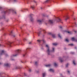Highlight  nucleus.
I'll return each instance as SVG.
<instances>
[{
    "label": "nucleus",
    "instance_id": "f257e3e1",
    "mask_svg": "<svg viewBox=\"0 0 77 77\" xmlns=\"http://www.w3.org/2000/svg\"><path fill=\"white\" fill-rule=\"evenodd\" d=\"M45 47H46L47 48V53L48 55H51V54L52 51H53V52L54 51V48H52L53 51H51L50 50V47H49V46H48V45H46Z\"/></svg>",
    "mask_w": 77,
    "mask_h": 77
},
{
    "label": "nucleus",
    "instance_id": "f03ea898",
    "mask_svg": "<svg viewBox=\"0 0 77 77\" xmlns=\"http://www.w3.org/2000/svg\"><path fill=\"white\" fill-rule=\"evenodd\" d=\"M16 43L17 45H24V44H23L22 42H21V40L20 39H17Z\"/></svg>",
    "mask_w": 77,
    "mask_h": 77
},
{
    "label": "nucleus",
    "instance_id": "7ed1b4c3",
    "mask_svg": "<svg viewBox=\"0 0 77 77\" xmlns=\"http://www.w3.org/2000/svg\"><path fill=\"white\" fill-rule=\"evenodd\" d=\"M11 11H12L13 12V13H14V14H17V12H16V11H15L14 10H12L11 9L8 10L6 11H3V13H4V14H6V13H7V12H8V13H9V12H11Z\"/></svg>",
    "mask_w": 77,
    "mask_h": 77
},
{
    "label": "nucleus",
    "instance_id": "20e7f679",
    "mask_svg": "<svg viewBox=\"0 0 77 77\" xmlns=\"http://www.w3.org/2000/svg\"><path fill=\"white\" fill-rule=\"evenodd\" d=\"M21 51L20 50H17L16 51V54H14L13 55V56H18V54H19V53H20Z\"/></svg>",
    "mask_w": 77,
    "mask_h": 77
},
{
    "label": "nucleus",
    "instance_id": "39448f33",
    "mask_svg": "<svg viewBox=\"0 0 77 77\" xmlns=\"http://www.w3.org/2000/svg\"><path fill=\"white\" fill-rule=\"evenodd\" d=\"M55 21H57V20H58L57 22H60L62 23V20L59 17H55Z\"/></svg>",
    "mask_w": 77,
    "mask_h": 77
},
{
    "label": "nucleus",
    "instance_id": "423d86ee",
    "mask_svg": "<svg viewBox=\"0 0 77 77\" xmlns=\"http://www.w3.org/2000/svg\"><path fill=\"white\" fill-rule=\"evenodd\" d=\"M33 16V14H31L30 15V20L32 22H33L34 21V19L32 17Z\"/></svg>",
    "mask_w": 77,
    "mask_h": 77
},
{
    "label": "nucleus",
    "instance_id": "0eeeda50",
    "mask_svg": "<svg viewBox=\"0 0 77 77\" xmlns=\"http://www.w3.org/2000/svg\"><path fill=\"white\" fill-rule=\"evenodd\" d=\"M37 42H38L39 43H41L42 42H43V44L44 43H45V40H37Z\"/></svg>",
    "mask_w": 77,
    "mask_h": 77
},
{
    "label": "nucleus",
    "instance_id": "6e6552de",
    "mask_svg": "<svg viewBox=\"0 0 77 77\" xmlns=\"http://www.w3.org/2000/svg\"><path fill=\"white\" fill-rule=\"evenodd\" d=\"M48 35H52L53 38H56V36H55V35L52 34V33H51V32H48Z\"/></svg>",
    "mask_w": 77,
    "mask_h": 77
},
{
    "label": "nucleus",
    "instance_id": "1a4fd4ad",
    "mask_svg": "<svg viewBox=\"0 0 77 77\" xmlns=\"http://www.w3.org/2000/svg\"><path fill=\"white\" fill-rule=\"evenodd\" d=\"M42 20H41L39 19H38L37 20V23H39L40 24H42Z\"/></svg>",
    "mask_w": 77,
    "mask_h": 77
},
{
    "label": "nucleus",
    "instance_id": "9d476101",
    "mask_svg": "<svg viewBox=\"0 0 77 77\" xmlns=\"http://www.w3.org/2000/svg\"><path fill=\"white\" fill-rule=\"evenodd\" d=\"M5 54V52L4 50H2L1 51L0 53V55H3V54Z\"/></svg>",
    "mask_w": 77,
    "mask_h": 77
},
{
    "label": "nucleus",
    "instance_id": "9b49d317",
    "mask_svg": "<svg viewBox=\"0 0 77 77\" xmlns=\"http://www.w3.org/2000/svg\"><path fill=\"white\" fill-rule=\"evenodd\" d=\"M10 65V64L8 63H5L4 64V66H6V67H9Z\"/></svg>",
    "mask_w": 77,
    "mask_h": 77
},
{
    "label": "nucleus",
    "instance_id": "f8f14e48",
    "mask_svg": "<svg viewBox=\"0 0 77 77\" xmlns=\"http://www.w3.org/2000/svg\"><path fill=\"white\" fill-rule=\"evenodd\" d=\"M12 43L9 42L8 44V45L9 47H12Z\"/></svg>",
    "mask_w": 77,
    "mask_h": 77
},
{
    "label": "nucleus",
    "instance_id": "ddd939ff",
    "mask_svg": "<svg viewBox=\"0 0 77 77\" xmlns=\"http://www.w3.org/2000/svg\"><path fill=\"white\" fill-rule=\"evenodd\" d=\"M28 11V9H22L21 10L22 12H25V11Z\"/></svg>",
    "mask_w": 77,
    "mask_h": 77
},
{
    "label": "nucleus",
    "instance_id": "4468645a",
    "mask_svg": "<svg viewBox=\"0 0 77 77\" xmlns=\"http://www.w3.org/2000/svg\"><path fill=\"white\" fill-rule=\"evenodd\" d=\"M71 39L72 41H75V42H77V40L75 39V38L74 37H72L71 38Z\"/></svg>",
    "mask_w": 77,
    "mask_h": 77
},
{
    "label": "nucleus",
    "instance_id": "2eb2a0df",
    "mask_svg": "<svg viewBox=\"0 0 77 77\" xmlns=\"http://www.w3.org/2000/svg\"><path fill=\"white\" fill-rule=\"evenodd\" d=\"M49 23L51 24H52L53 23V20H49Z\"/></svg>",
    "mask_w": 77,
    "mask_h": 77
},
{
    "label": "nucleus",
    "instance_id": "dca6fc26",
    "mask_svg": "<svg viewBox=\"0 0 77 77\" xmlns=\"http://www.w3.org/2000/svg\"><path fill=\"white\" fill-rule=\"evenodd\" d=\"M64 17H65V18H66V19H65L66 20H68V18H69V17L67 15H66Z\"/></svg>",
    "mask_w": 77,
    "mask_h": 77
},
{
    "label": "nucleus",
    "instance_id": "f3484780",
    "mask_svg": "<svg viewBox=\"0 0 77 77\" xmlns=\"http://www.w3.org/2000/svg\"><path fill=\"white\" fill-rule=\"evenodd\" d=\"M49 71H50V72H54V70L52 69H50Z\"/></svg>",
    "mask_w": 77,
    "mask_h": 77
},
{
    "label": "nucleus",
    "instance_id": "a211bd4d",
    "mask_svg": "<svg viewBox=\"0 0 77 77\" xmlns=\"http://www.w3.org/2000/svg\"><path fill=\"white\" fill-rule=\"evenodd\" d=\"M2 18H5V16H3L2 17V16H0V20H2Z\"/></svg>",
    "mask_w": 77,
    "mask_h": 77
},
{
    "label": "nucleus",
    "instance_id": "6ab92c4d",
    "mask_svg": "<svg viewBox=\"0 0 77 77\" xmlns=\"http://www.w3.org/2000/svg\"><path fill=\"white\" fill-rule=\"evenodd\" d=\"M42 74L43 77H44L46 75V73H45V72L43 73Z\"/></svg>",
    "mask_w": 77,
    "mask_h": 77
},
{
    "label": "nucleus",
    "instance_id": "aec40b11",
    "mask_svg": "<svg viewBox=\"0 0 77 77\" xmlns=\"http://www.w3.org/2000/svg\"><path fill=\"white\" fill-rule=\"evenodd\" d=\"M59 59L60 60V61L61 62H63V60H62V58H61V57H59Z\"/></svg>",
    "mask_w": 77,
    "mask_h": 77
},
{
    "label": "nucleus",
    "instance_id": "412c9836",
    "mask_svg": "<svg viewBox=\"0 0 77 77\" xmlns=\"http://www.w3.org/2000/svg\"><path fill=\"white\" fill-rule=\"evenodd\" d=\"M51 64H48L45 65V66L47 67H50V66H51Z\"/></svg>",
    "mask_w": 77,
    "mask_h": 77
},
{
    "label": "nucleus",
    "instance_id": "4be33fe9",
    "mask_svg": "<svg viewBox=\"0 0 77 77\" xmlns=\"http://www.w3.org/2000/svg\"><path fill=\"white\" fill-rule=\"evenodd\" d=\"M50 2V0H47L45 2V3H49V2Z\"/></svg>",
    "mask_w": 77,
    "mask_h": 77
},
{
    "label": "nucleus",
    "instance_id": "5701e85b",
    "mask_svg": "<svg viewBox=\"0 0 77 77\" xmlns=\"http://www.w3.org/2000/svg\"><path fill=\"white\" fill-rule=\"evenodd\" d=\"M73 64L75 65H76V63H75V60H73Z\"/></svg>",
    "mask_w": 77,
    "mask_h": 77
},
{
    "label": "nucleus",
    "instance_id": "b1692460",
    "mask_svg": "<svg viewBox=\"0 0 77 77\" xmlns=\"http://www.w3.org/2000/svg\"><path fill=\"white\" fill-rule=\"evenodd\" d=\"M38 62H35V65H38Z\"/></svg>",
    "mask_w": 77,
    "mask_h": 77
},
{
    "label": "nucleus",
    "instance_id": "393cba45",
    "mask_svg": "<svg viewBox=\"0 0 77 77\" xmlns=\"http://www.w3.org/2000/svg\"><path fill=\"white\" fill-rule=\"evenodd\" d=\"M31 8L32 9H34L35 8V6H31Z\"/></svg>",
    "mask_w": 77,
    "mask_h": 77
},
{
    "label": "nucleus",
    "instance_id": "a878e982",
    "mask_svg": "<svg viewBox=\"0 0 77 77\" xmlns=\"http://www.w3.org/2000/svg\"><path fill=\"white\" fill-rule=\"evenodd\" d=\"M21 67H16V69H21Z\"/></svg>",
    "mask_w": 77,
    "mask_h": 77
},
{
    "label": "nucleus",
    "instance_id": "bb28decb",
    "mask_svg": "<svg viewBox=\"0 0 77 77\" xmlns=\"http://www.w3.org/2000/svg\"><path fill=\"white\" fill-rule=\"evenodd\" d=\"M58 35V37H59L60 38V39H61L62 38V37L60 36V34H59Z\"/></svg>",
    "mask_w": 77,
    "mask_h": 77
},
{
    "label": "nucleus",
    "instance_id": "cd10ccee",
    "mask_svg": "<svg viewBox=\"0 0 77 77\" xmlns=\"http://www.w3.org/2000/svg\"><path fill=\"white\" fill-rule=\"evenodd\" d=\"M30 49V48H28L26 49V52H27V50H29Z\"/></svg>",
    "mask_w": 77,
    "mask_h": 77
},
{
    "label": "nucleus",
    "instance_id": "c85d7f7f",
    "mask_svg": "<svg viewBox=\"0 0 77 77\" xmlns=\"http://www.w3.org/2000/svg\"><path fill=\"white\" fill-rule=\"evenodd\" d=\"M69 65V63H67L66 64V68H68V66Z\"/></svg>",
    "mask_w": 77,
    "mask_h": 77
},
{
    "label": "nucleus",
    "instance_id": "c756f323",
    "mask_svg": "<svg viewBox=\"0 0 77 77\" xmlns=\"http://www.w3.org/2000/svg\"><path fill=\"white\" fill-rule=\"evenodd\" d=\"M54 65L55 66H57V64L56 63H54Z\"/></svg>",
    "mask_w": 77,
    "mask_h": 77
},
{
    "label": "nucleus",
    "instance_id": "7c9ffc66",
    "mask_svg": "<svg viewBox=\"0 0 77 77\" xmlns=\"http://www.w3.org/2000/svg\"><path fill=\"white\" fill-rule=\"evenodd\" d=\"M43 31L44 33H46V31H45V29H43Z\"/></svg>",
    "mask_w": 77,
    "mask_h": 77
},
{
    "label": "nucleus",
    "instance_id": "2f4dec72",
    "mask_svg": "<svg viewBox=\"0 0 77 77\" xmlns=\"http://www.w3.org/2000/svg\"><path fill=\"white\" fill-rule=\"evenodd\" d=\"M53 45H57V43H53L52 44Z\"/></svg>",
    "mask_w": 77,
    "mask_h": 77
},
{
    "label": "nucleus",
    "instance_id": "473e14b6",
    "mask_svg": "<svg viewBox=\"0 0 77 77\" xmlns=\"http://www.w3.org/2000/svg\"><path fill=\"white\" fill-rule=\"evenodd\" d=\"M5 56L6 57H8V56H9V55H8L7 54H5Z\"/></svg>",
    "mask_w": 77,
    "mask_h": 77
},
{
    "label": "nucleus",
    "instance_id": "72a5a7b5",
    "mask_svg": "<svg viewBox=\"0 0 77 77\" xmlns=\"http://www.w3.org/2000/svg\"><path fill=\"white\" fill-rule=\"evenodd\" d=\"M41 33V31H40L39 32H38L37 33L38 34V36H39L40 35V33Z\"/></svg>",
    "mask_w": 77,
    "mask_h": 77
},
{
    "label": "nucleus",
    "instance_id": "f704fd0d",
    "mask_svg": "<svg viewBox=\"0 0 77 77\" xmlns=\"http://www.w3.org/2000/svg\"><path fill=\"white\" fill-rule=\"evenodd\" d=\"M22 63H26V62H24V61H20Z\"/></svg>",
    "mask_w": 77,
    "mask_h": 77
},
{
    "label": "nucleus",
    "instance_id": "c9c22d12",
    "mask_svg": "<svg viewBox=\"0 0 77 77\" xmlns=\"http://www.w3.org/2000/svg\"><path fill=\"white\" fill-rule=\"evenodd\" d=\"M23 41L24 42H25V41H27V39H26V38H24L23 39Z\"/></svg>",
    "mask_w": 77,
    "mask_h": 77
},
{
    "label": "nucleus",
    "instance_id": "e433bc0d",
    "mask_svg": "<svg viewBox=\"0 0 77 77\" xmlns=\"http://www.w3.org/2000/svg\"><path fill=\"white\" fill-rule=\"evenodd\" d=\"M65 41H66V42H69V41L68 40V39H66Z\"/></svg>",
    "mask_w": 77,
    "mask_h": 77
},
{
    "label": "nucleus",
    "instance_id": "4c0bfd02",
    "mask_svg": "<svg viewBox=\"0 0 77 77\" xmlns=\"http://www.w3.org/2000/svg\"><path fill=\"white\" fill-rule=\"evenodd\" d=\"M25 2H26L28 4V3L29 2V0H26L25 1Z\"/></svg>",
    "mask_w": 77,
    "mask_h": 77
},
{
    "label": "nucleus",
    "instance_id": "58836bf2",
    "mask_svg": "<svg viewBox=\"0 0 77 77\" xmlns=\"http://www.w3.org/2000/svg\"><path fill=\"white\" fill-rule=\"evenodd\" d=\"M70 54H74V52H71L70 53Z\"/></svg>",
    "mask_w": 77,
    "mask_h": 77
},
{
    "label": "nucleus",
    "instance_id": "ea45409f",
    "mask_svg": "<svg viewBox=\"0 0 77 77\" xmlns=\"http://www.w3.org/2000/svg\"><path fill=\"white\" fill-rule=\"evenodd\" d=\"M29 72H31V71H32V70H31V69H29Z\"/></svg>",
    "mask_w": 77,
    "mask_h": 77
},
{
    "label": "nucleus",
    "instance_id": "a19ab883",
    "mask_svg": "<svg viewBox=\"0 0 77 77\" xmlns=\"http://www.w3.org/2000/svg\"><path fill=\"white\" fill-rule=\"evenodd\" d=\"M14 2H18V0H14Z\"/></svg>",
    "mask_w": 77,
    "mask_h": 77
},
{
    "label": "nucleus",
    "instance_id": "79ce46f5",
    "mask_svg": "<svg viewBox=\"0 0 77 77\" xmlns=\"http://www.w3.org/2000/svg\"><path fill=\"white\" fill-rule=\"evenodd\" d=\"M69 45H71V46H72L73 44H70Z\"/></svg>",
    "mask_w": 77,
    "mask_h": 77
},
{
    "label": "nucleus",
    "instance_id": "37998d69",
    "mask_svg": "<svg viewBox=\"0 0 77 77\" xmlns=\"http://www.w3.org/2000/svg\"><path fill=\"white\" fill-rule=\"evenodd\" d=\"M12 31H11V32H10V35H11V34H12Z\"/></svg>",
    "mask_w": 77,
    "mask_h": 77
},
{
    "label": "nucleus",
    "instance_id": "c03bdc74",
    "mask_svg": "<svg viewBox=\"0 0 77 77\" xmlns=\"http://www.w3.org/2000/svg\"><path fill=\"white\" fill-rule=\"evenodd\" d=\"M26 53L25 54H24L23 55V57H24V56H26Z\"/></svg>",
    "mask_w": 77,
    "mask_h": 77
},
{
    "label": "nucleus",
    "instance_id": "a18cd8bd",
    "mask_svg": "<svg viewBox=\"0 0 77 77\" xmlns=\"http://www.w3.org/2000/svg\"><path fill=\"white\" fill-rule=\"evenodd\" d=\"M67 33L69 34H71V32H70L68 31L67 32Z\"/></svg>",
    "mask_w": 77,
    "mask_h": 77
},
{
    "label": "nucleus",
    "instance_id": "49530a36",
    "mask_svg": "<svg viewBox=\"0 0 77 77\" xmlns=\"http://www.w3.org/2000/svg\"><path fill=\"white\" fill-rule=\"evenodd\" d=\"M29 44H32V42H30L29 43Z\"/></svg>",
    "mask_w": 77,
    "mask_h": 77
},
{
    "label": "nucleus",
    "instance_id": "de8ad7c7",
    "mask_svg": "<svg viewBox=\"0 0 77 77\" xmlns=\"http://www.w3.org/2000/svg\"><path fill=\"white\" fill-rule=\"evenodd\" d=\"M60 29H62V26L60 27Z\"/></svg>",
    "mask_w": 77,
    "mask_h": 77
},
{
    "label": "nucleus",
    "instance_id": "09e8293b",
    "mask_svg": "<svg viewBox=\"0 0 77 77\" xmlns=\"http://www.w3.org/2000/svg\"><path fill=\"white\" fill-rule=\"evenodd\" d=\"M67 72H68L69 74V73H70L69 71H67Z\"/></svg>",
    "mask_w": 77,
    "mask_h": 77
},
{
    "label": "nucleus",
    "instance_id": "8fccbe9b",
    "mask_svg": "<svg viewBox=\"0 0 77 77\" xmlns=\"http://www.w3.org/2000/svg\"><path fill=\"white\" fill-rule=\"evenodd\" d=\"M13 37H15V35H12Z\"/></svg>",
    "mask_w": 77,
    "mask_h": 77
},
{
    "label": "nucleus",
    "instance_id": "3c124183",
    "mask_svg": "<svg viewBox=\"0 0 77 77\" xmlns=\"http://www.w3.org/2000/svg\"><path fill=\"white\" fill-rule=\"evenodd\" d=\"M24 76H26V74L25 73H24Z\"/></svg>",
    "mask_w": 77,
    "mask_h": 77
},
{
    "label": "nucleus",
    "instance_id": "603ef678",
    "mask_svg": "<svg viewBox=\"0 0 77 77\" xmlns=\"http://www.w3.org/2000/svg\"><path fill=\"white\" fill-rule=\"evenodd\" d=\"M74 24H75L76 26L77 25V24H76V22H75V23H74Z\"/></svg>",
    "mask_w": 77,
    "mask_h": 77
},
{
    "label": "nucleus",
    "instance_id": "864d4df0",
    "mask_svg": "<svg viewBox=\"0 0 77 77\" xmlns=\"http://www.w3.org/2000/svg\"><path fill=\"white\" fill-rule=\"evenodd\" d=\"M2 9V8L0 7V10H1V9Z\"/></svg>",
    "mask_w": 77,
    "mask_h": 77
},
{
    "label": "nucleus",
    "instance_id": "5fc2aeb1",
    "mask_svg": "<svg viewBox=\"0 0 77 77\" xmlns=\"http://www.w3.org/2000/svg\"><path fill=\"white\" fill-rule=\"evenodd\" d=\"M2 65V63H0V65Z\"/></svg>",
    "mask_w": 77,
    "mask_h": 77
},
{
    "label": "nucleus",
    "instance_id": "6e6d98bb",
    "mask_svg": "<svg viewBox=\"0 0 77 77\" xmlns=\"http://www.w3.org/2000/svg\"><path fill=\"white\" fill-rule=\"evenodd\" d=\"M33 2H34V3H36V2L35 1V0H34V1H33Z\"/></svg>",
    "mask_w": 77,
    "mask_h": 77
},
{
    "label": "nucleus",
    "instance_id": "4d7b16f0",
    "mask_svg": "<svg viewBox=\"0 0 77 77\" xmlns=\"http://www.w3.org/2000/svg\"><path fill=\"white\" fill-rule=\"evenodd\" d=\"M4 36H5V35H6V34H4Z\"/></svg>",
    "mask_w": 77,
    "mask_h": 77
},
{
    "label": "nucleus",
    "instance_id": "13d9d810",
    "mask_svg": "<svg viewBox=\"0 0 77 77\" xmlns=\"http://www.w3.org/2000/svg\"><path fill=\"white\" fill-rule=\"evenodd\" d=\"M11 60H14V59H11Z\"/></svg>",
    "mask_w": 77,
    "mask_h": 77
},
{
    "label": "nucleus",
    "instance_id": "bf43d9fd",
    "mask_svg": "<svg viewBox=\"0 0 77 77\" xmlns=\"http://www.w3.org/2000/svg\"><path fill=\"white\" fill-rule=\"evenodd\" d=\"M38 72H39V71H37V73H38Z\"/></svg>",
    "mask_w": 77,
    "mask_h": 77
},
{
    "label": "nucleus",
    "instance_id": "052dcab7",
    "mask_svg": "<svg viewBox=\"0 0 77 77\" xmlns=\"http://www.w3.org/2000/svg\"><path fill=\"white\" fill-rule=\"evenodd\" d=\"M2 30H3V29H4V28H3L2 29Z\"/></svg>",
    "mask_w": 77,
    "mask_h": 77
},
{
    "label": "nucleus",
    "instance_id": "680f3d73",
    "mask_svg": "<svg viewBox=\"0 0 77 77\" xmlns=\"http://www.w3.org/2000/svg\"><path fill=\"white\" fill-rule=\"evenodd\" d=\"M1 45H2L1 44H0V47L1 46Z\"/></svg>",
    "mask_w": 77,
    "mask_h": 77
},
{
    "label": "nucleus",
    "instance_id": "e2e57ef3",
    "mask_svg": "<svg viewBox=\"0 0 77 77\" xmlns=\"http://www.w3.org/2000/svg\"><path fill=\"white\" fill-rule=\"evenodd\" d=\"M75 18H74V20H75Z\"/></svg>",
    "mask_w": 77,
    "mask_h": 77
},
{
    "label": "nucleus",
    "instance_id": "0e129e2a",
    "mask_svg": "<svg viewBox=\"0 0 77 77\" xmlns=\"http://www.w3.org/2000/svg\"><path fill=\"white\" fill-rule=\"evenodd\" d=\"M12 0H9V1H11Z\"/></svg>",
    "mask_w": 77,
    "mask_h": 77
},
{
    "label": "nucleus",
    "instance_id": "69168bd1",
    "mask_svg": "<svg viewBox=\"0 0 77 77\" xmlns=\"http://www.w3.org/2000/svg\"><path fill=\"white\" fill-rule=\"evenodd\" d=\"M60 75H62V74H61Z\"/></svg>",
    "mask_w": 77,
    "mask_h": 77
},
{
    "label": "nucleus",
    "instance_id": "338daca9",
    "mask_svg": "<svg viewBox=\"0 0 77 77\" xmlns=\"http://www.w3.org/2000/svg\"><path fill=\"white\" fill-rule=\"evenodd\" d=\"M8 20L7 21H8Z\"/></svg>",
    "mask_w": 77,
    "mask_h": 77
},
{
    "label": "nucleus",
    "instance_id": "774afa93",
    "mask_svg": "<svg viewBox=\"0 0 77 77\" xmlns=\"http://www.w3.org/2000/svg\"><path fill=\"white\" fill-rule=\"evenodd\" d=\"M41 9H42V8H41Z\"/></svg>",
    "mask_w": 77,
    "mask_h": 77
}]
</instances>
